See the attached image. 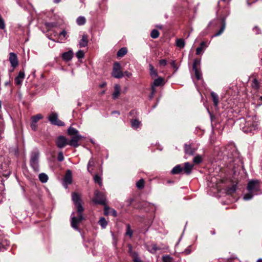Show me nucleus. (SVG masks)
<instances>
[{
  "mask_svg": "<svg viewBox=\"0 0 262 262\" xmlns=\"http://www.w3.org/2000/svg\"><path fill=\"white\" fill-rule=\"evenodd\" d=\"M159 249H160V248H159L155 244H152L151 246H149L148 249V251L150 253H155Z\"/></svg>",
  "mask_w": 262,
  "mask_h": 262,
  "instance_id": "34",
  "label": "nucleus"
},
{
  "mask_svg": "<svg viewBox=\"0 0 262 262\" xmlns=\"http://www.w3.org/2000/svg\"><path fill=\"white\" fill-rule=\"evenodd\" d=\"M39 152L38 150L33 151L31 152L30 158V165L35 171H39Z\"/></svg>",
  "mask_w": 262,
  "mask_h": 262,
  "instance_id": "3",
  "label": "nucleus"
},
{
  "mask_svg": "<svg viewBox=\"0 0 262 262\" xmlns=\"http://www.w3.org/2000/svg\"><path fill=\"white\" fill-rule=\"evenodd\" d=\"M141 122L137 119H133L131 120V125L134 128H137L139 127Z\"/></svg>",
  "mask_w": 262,
  "mask_h": 262,
  "instance_id": "31",
  "label": "nucleus"
},
{
  "mask_svg": "<svg viewBox=\"0 0 262 262\" xmlns=\"http://www.w3.org/2000/svg\"><path fill=\"white\" fill-rule=\"evenodd\" d=\"M132 252H134L133 251H132V247L130 246H129V253H130V254L131 255V253Z\"/></svg>",
  "mask_w": 262,
  "mask_h": 262,
  "instance_id": "60",
  "label": "nucleus"
},
{
  "mask_svg": "<svg viewBox=\"0 0 262 262\" xmlns=\"http://www.w3.org/2000/svg\"><path fill=\"white\" fill-rule=\"evenodd\" d=\"M82 137L79 135L73 136L71 140L69 142V144L74 147H77L79 145L78 142L81 139Z\"/></svg>",
  "mask_w": 262,
  "mask_h": 262,
  "instance_id": "12",
  "label": "nucleus"
},
{
  "mask_svg": "<svg viewBox=\"0 0 262 262\" xmlns=\"http://www.w3.org/2000/svg\"><path fill=\"white\" fill-rule=\"evenodd\" d=\"M36 123H34L32 122H31V127L34 130H35L36 129L37 126H36Z\"/></svg>",
  "mask_w": 262,
  "mask_h": 262,
  "instance_id": "51",
  "label": "nucleus"
},
{
  "mask_svg": "<svg viewBox=\"0 0 262 262\" xmlns=\"http://www.w3.org/2000/svg\"><path fill=\"white\" fill-rule=\"evenodd\" d=\"M9 61L11 66L15 68L18 66V59L16 55L14 53H10L9 56Z\"/></svg>",
  "mask_w": 262,
  "mask_h": 262,
  "instance_id": "13",
  "label": "nucleus"
},
{
  "mask_svg": "<svg viewBox=\"0 0 262 262\" xmlns=\"http://www.w3.org/2000/svg\"><path fill=\"white\" fill-rule=\"evenodd\" d=\"M76 57L79 59H81L84 57V53L82 50H79L76 54Z\"/></svg>",
  "mask_w": 262,
  "mask_h": 262,
  "instance_id": "42",
  "label": "nucleus"
},
{
  "mask_svg": "<svg viewBox=\"0 0 262 262\" xmlns=\"http://www.w3.org/2000/svg\"><path fill=\"white\" fill-rule=\"evenodd\" d=\"M144 186V180L142 179L139 180L136 183V186L139 189H141L143 188Z\"/></svg>",
  "mask_w": 262,
  "mask_h": 262,
  "instance_id": "37",
  "label": "nucleus"
},
{
  "mask_svg": "<svg viewBox=\"0 0 262 262\" xmlns=\"http://www.w3.org/2000/svg\"><path fill=\"white\" fill-rule=\"evenodd\" d=\"M207 47L206 43L205 41H202L200 46L198 47L196 49V54L200 55L203 50L205 49Z\"/></svg>",
  "mask_w": 262,
  "mask_h": 262,
  "instance_id": "20",
  "label": "nucleus"
},
{
  "mask_svg": "<svg viewBox=\"0 0 262 262\" xmlns=\"http://www.w3.org/2000/svg\"><path fill=\"white\" fill-rule=\"evenodd\" d=\"M247 5H248L249 6H250L251 5V3H250L249 2V1H247Z\"/></svg>",
  "mask_w": 262,
  "mask_h": 262,
  "instance_id": "63",
  "label": "nucleus"
},
{
  "mask_svg": "<svg viewBox=\"0 0 262 262\" xmlns=\"http://www.w3.org/2000/svg\"><path fill=\"white\" fill-rule=\"evenodd\" d=\"M159 63L161 65L165 66L167 64V61L165 59H161L160 60Z\"/></svg>",
  "mask_w": 262,
  "mask_h": 262,
  "instance_id": "50",
  "label": "nucleus"
},
{
  "mask_svg": "<svg viewBox=\"0 0 262 262\" xmlns=\"http://www.w3.org/2000/svg\"><path fill=\"white\" fill-rule=\"evenodd\" d=\"M94 180L95 182L98 183L100 186L102 184V179L98 174H96L94 177Z\"/></svg>",
  "mask_w": 262,
  "mask_h": 262,
  "instance_id": "39",
  "label": "nucleus"
},
{
  "mask_svg": "<svg viewBox=\"0 0 262 262\" xmlns=\"http://www.w3.org/2000/svg\"><path fill=\"white\" fill-rule=\"evenodd\" d=\"M151 93H150V95L149 96L150 99H152V98L154 97V95L155 94V92H156V89H155V87L151 86Z\"/></svg>",
  "mask_w": 262,
  "mask_h": 262,
  "instance_id": "46",
  "label": "nucleus"
},
{
  "mask_svg": "<svg viewBox=\"0 0 262 262\" xmlns=\"http://www.w3.org/2000/svg\"><path fill=\"white\" fill-rule=\"evenodd\" d=\"M73 56L72 51H69L68 52H64L62 54V58L64 60L69 61L72 59Z\"/></svg>",
  "mask_w": 262,
  "mask_h": 262,
  "instance_id": "19",
  "label": "nucleus"
},
{
  "mask_svg": "<svg viewBox=\"0 0 262 262\" xmlns=\"http://www.w3.org/2000/svg\"><path fill=\"white\" fill-rule=\"evenodd\" d=\"M55 142L57 146L59 148H62L69 144L67 139L63 136L58 137Z\"/></svg>",
  "mask_w": 262,
  "mask_h": 262,
  "instance_id": "11",
  "label": "nucleus"
},
{
  "mask_svg": "<svg viewBox=\"0 0 262 262\" xmlns=\"http://www.w3.org/2000/svg\"><path fill=\"white\" fill-rule=\"evenodd\" d=\"M39 181L43 183H46L48 180V176L45 173H41L38 176Z\"/></svg>",
  "mask_w": 262,
  "mask_h": 262,
  "instance_id": "26",
  "label": "nucleus"
},
{
  "mask_svg": "<svg viewBox=\"0 0 262 262\" xmlns=\"http://www.w3.org/2000/svg\"><path fill=\"white\" fill-rule=\"evenodd\" d=\"M190 252L191 251L188 248L185 249V251L183 252V253H185V254H189V253H190Z\"/></svg>",
  "mask_w": 262,
  "mask_h": 262,
  "instance_id": "53",
  "label": "nucleus"
},
{
  "mask_svg": "<svg viewBox=\"0 0 262 262\" xmlns=\"http://www.w3.org/2000/svg\"><path fill=\"white\" fill-rule=\"evenodd\" d=\"M25 73L24 71H20L18 76L15 77V83L17 85H21L23 82V80L25 78Z\"/></svg>",
  "mask_w": 262,
  "mask_h": 262,
  "instance_id": "14",
  "label": "nucleus"
},
{
  "mask_svg": "<svg viewBox=\"0 0 262 262\" xmlns=\"http://www.w3.org/2000/svg\"><path fill=\"white\" fill-rule=\"evenodd\" d=\"M193 167V165L190 164L188 162H186L184 164V167L183 168V170H184L186 174H189L191 173Z\"/></svg>",
  "mask_w": 262,
  "mask_h": 262,
  "instance_id": "17",
  "label": "nucleus"
},
{
  "mask_svg": "<svg viewBox=\"0 0 262 262\" xmlns=\"http://www.w3.org/2000/svg\"><path fill=\"white\" fill-rule=\"evenodd\" d=\"M99 223L103 228H105L107 225V222L104 217L100 218Z\"/></svg>",
  "mask_w": 262,
  "mask_h": 262,
  "instance_id": "36",
  "label": "nucleus"
},
{
  "mask_svg": "<svg viewBox=\"0 0 262 262\" xmlns=\"http://www.w3.org/2000/svg\"><path fill=\"white\" fill-rule=\"evenodd\" d=\"M164 84V79L162 77H158V78L155 79L153 83L151 84V86L155 87Z\"/></svg>",
  "mask_w": 262,
  "mask_h": 262,
  "instance_id": "18",
  "label": "nucleus"
},
{
  "mask_svg": "<svg viewBox=\"0 0 262 262\" xmlns=\"http://www.w3.org/2000/svg\"><path fill=\"white\" fill-rule=\"evenodd\" d=\"M127 52V50L126 48H121L117 52V56L122 57L124 56Z\"/></svg>",
  "mask_w": 262,
  "mask_h": 262,
  "instance_id": "29",
  "label": "nucleus"
},
{
  "mask_svg": "<svg viewBox=\"0 0 262 262\" xmlns=\"http://www.w3.org/2000/svg\"><path fill=\"white\" fill-rule=\"evenodd\" d=\"M48 118L52 124L59 126L64 125V123L58 119V114L56 113H52Z\"/></svg>",
  "mask_w": 262,
  "mask_h": 262,
  "instance_id": "6",
  "label": "nucleus"
},
{
  "mask_svg": "<svg viewBox=\"0 0 262 262\" xmlns=\"http://www.w3.org/2000/svg\"><path fill=\"white\" fill-rule=\"evenodd\" d=\"M159 34H150L151 37L154 38H157L159 37Z\"/></svg>",
  "mask_w": 262,
  "mask_h": 262,
  "instance_id": "52",
  "label": "nucleus"
},
{
  "mask_svg": "<svg viewBox=\"0 0 262 262\" xmlns=\"http://www.w3.org/2000/svg\"><path fill=\"white\" fill-rule=\"evenodd\" d=\"M126 234L129 236L130 237H132L133 235V231L131 229L130 226L129 224L126 225Z\"/></svg>",
  "mask_w": 262,
  "mask_h": 262,
  "instance_id": "41",
  "label": "nucleus"
},
{
  "mask_svg": "<svg viewBox=\"0 0 262 262\" xmlns=\"http://www.w3.org/2000/svg\"><path fill=\"white\" fill-rule=\"evenodd\" d=\"M162 260L163 262H172L173 259L170 256L166 255L162 256Z\"/></svg>",
  "mask_w": 262,
  "mask_h": 262,
  "instance_id": "38",
  "label": "nucleus"
},
{
  "mask_svg": "<svg viewBox=\"0 0 262 262\" xmlns=\"http://www.w3.org/2000/svg\"><path fill=\"white\" fill-rule=\"evenodd\" d=\"M257 262H262V259H258L257 261Z\"/></svg>",
  "mask_w": 262,
  "mask_h": 262,
  "instance_id": "62",
  "label": "nucleus"
},
{
  "mask_svg": "<svg viewBox=\"0 0 262 262\" xmlns=\"http://www.w3.org/2000/svg\"><path fill=\"white\" fill-rule=\"evenodd\" d=\"M201 60L200 59H195L193 61L192 65V69L194 71L195 76L197 80H200L202 79V72L200 70Z\"/></svg>",
  "mask_w": 262,
  "mask_h": 262,
  "instance_id": "4",
  "label": "nucleus"
},
{
  "mask_svg": "<svg viewBox=\"0 0 262 262\" xmlns=\"http://www.w3.org/2000/svg\"><path fill=\"white\" fill-rule=\"evenodd\" d=\"M226 27V22H225V18H223L221 20V26L220 30L217 32V33H223L225 30V28Z\"/></svg>",
  "mask_w": 262,
  "mask_h": 262,
  "instance_id": "33",
  "label": "nucleus"
},
{
  "mask_svg": "<svg viewBox=\"0 0 262 262\" xmlns=\"http://www.w3.org/2000/svg\"><path fill=\"white\" fill-rule=\"evenodd\" d=\"M193 162L195 164H199L202 162V158L200 155H197L193 160Z\"/></svg>",
  "mask_w": 262,
  "mask_h": 262,
  "instance_id": "40",
  "label": "nucleus"
},
{
  "mask_svg": "<svg viewBox=\"0 0 262 262\" xmlns=\"http://www.w3.org/2000/svg\"><path fill=\"white\" fill-rule=\"evenodd\" d=\"M259 186V182L257 180H251L248 184L247 189L249 192L253 193L258 191Z\"/></svg>",
  "mask_w": 262,
  "mask_h": 262,
  "instance_id": "8",
  "label": "nucleus"
},
{
  "mask_svg": "<svg viewBox=\"0 0 262 262\" xmlns=\"http://www.w3.org/2000/svg\"><path fill=\"white\" fill-rule=\"evenodd\" d=\"M105 85H106V83L104 82V83H102L101 84H100V86L101 88H103V87L105 86Z\"/></svg>",
  "mask_w": 262,
  "mask_h": 262,
  "instance_id": "57",
  "label": "nucleus"
},
{
  "mask_svg": "<svg viewBox=\"0 0 262 262\" xmlns=\"http://www.w3.org/2000/svg\"><path fill=\"white\" fill-rule=\"evenodd\" d=\"M113 113H114V114L115 113V114H120L119 112H117V111H114V112H113Z\"/></svg>",
  "mask_w": 262,
  "mask_h": 262,
  "instance_id": "61",
  "label": "nucleus"
},
{
  "mask_svg": "<svg viewBox=\"0 0 262 262\" xmlns=\"http://www.w3.org/2000/svg\"><path fill=\"white\" fill-rule=\"evenodd\" d=\"M110 214L112 215L113 216L116 217L117 215L116 211L114 209H110Z\"/></svg>",
  "mask_w": 262,
  "mask_h": 262,
  "instance_id": "48",
  "label": "nucleus"
},
{
  "mask_svg": "<svg viewBox=\"0 0 262 262\" xmlns=\"http://www.w3.org/2000/svg\"><path fill=\"white\" fill-rule=\"evenodd\" d=\"M42 118V116L41 114H37L31 117V122L36 123L38 120Z\"/></svg>",
  "mask_w": 262,
  "mask_h": 262,
  "instance_id": "35",
  "label": "nucleus"
},
{
  "mask_svg": "<svg viewBox=\"0 0 262 262\" xmlns=\"http://www.w3.org/2000/svg\"><path fill=\"white\" fill-rule=\"evenodd\" d=\"M252 88L257 89L259 88L258 82L256 79H254L252 83Z\"/></svg>",
  "mask_w": 262,
  "mask_h": 262,
  "instance_id": "44",
  "label": "nucleus"
},
{
  "mask_svg": "<svg viewBox=\"0 0 262 262\" xmlns=\"http://www.w3.org/2000/svg\"><path fill=\"white\" fill-rule=\"evenodd\" d=\"M149 73L152 78L156 77L158 76V73L157 71L154 69V67L151 65H149Z\"/></svg>",
  "mask_w": 262,
  "mask_h": 262,
  "instance_id": "28",
  "label": "nucleus"
},
{
  "mask_svg": "<svg viewBox=\"0 0 262 262\" xmlns=\"http://www.w3.org/2000/svg\"><path fill=\"white\" fill-rule=\"evenodd\" d=\"M124 74L128 77H129L132 75V74L128 72L127 71L125 72Z\"/></svg>",
  "mask_w": 262,
  "mask_h": 262,
  "instance_id": "54",
  "label": "nucleus"
},
{
  "mask_svg": "<svg viewBox=\"0 0 262 262\" xmlns=\"http://www.w3.org/2000/svg\"><path fill=\"white\" fill-rule=\"evenodd\" d=\"M240 125L245 133H251L258 128V123L254 121L253 118H248L247 120L240 119Z\"/></svg>",
  "mask_w": 262,
  "mask_h": 262,
  "instance_id": "2",
  "label": "nucleus"
},
{
  "mask_svg": "<svg viewBox=\"0 0 262 262\" xmlns=\"http://www.w3.org/2000/svg\"><path fill=\"white\" fill-rule=\"evenodd\" d=\"M176 45L180 49H183L185 46V42L183 38H177L176 40Z\"/></svg>",
  "mask_w": 262,
  "mask_h": 262,
  "instance_id": "21",
  "label": "nucleus"
},
{
  "mask_svg": "<svg viewBox=\"0 0 262 262\" xmlns=\"http://www.w3.org/2000/svg\"><path fill=\"white\" fill-rule=\"evenodd\" d=\"M259 31V29L257 27H255L253 28V31L258 32Z\"/></svg>",
  "mask_w": 262,
  "mask_h": 262,
  "instance_id": "55",
  "label": "nucleus"
},
{
  "mask_svg": "<svg viewBox=\"0 0 262 262\" xmlns=\"http://www.w3.org/2000/svg\"><path fill=\"white\" fill-rule=\"evenodd\" d=\"M72 200L77 207L78 217L74 215V212L71 214V226L75 230H78V224L83 220L84 217L82 215L83 207L81 204V201L80 195L76 192L72 193Z\"/></svg>",
  "mask_w": 262,
  "mask_h": 262,
  "instance_id": "1",
  "label": "nucleus"
},
{
  "mask_svg": "<svg viewBox=\"0 0 262 262\" xmlns=\"http://www.w3.org/2000/svg\"><path fill=\"white\" fill-rule=\"evenodd\" d=\"M150 33H159V32L157 29H154L151 31Z\"/></svg>",
  "mask_w": 262,
  "mask_h": 262,
  "instance_id": "56",
  "label": "nucleus"
},
{
  "mask_svg": "<svg viewBox=\"0 0 262 262\" xmlns=\"http://www.w3.org/2000/svg\"><path fill=\"white\" fill-rule=\"evenodd\" d=\"M133 201V200L132 199H130V200H129L128 201V205H130L132 204V203Z\"/></svg>",
  "mask_w": 262,
  "mask_h": 262,
  "instance_id": "58",
  "label": "nucleus"
},
{
  "mask_svg": "<svg viewBox=\"0 0 262 262\" xmlns=\"http://www.w3.org/2000/svg\"><path fill=\"white\" fill-rule=\"evenodd\" d=\"M88 37L86 35H82L81 39L79 42V45L80 48L85 47L88 45Z\"/></svg>",
  "mask_w": 262,
  "mask_h": 262,
  "instance_id": "15",
  "label": "nucleus"
},
{
  "mask_svg": "<svg viewBox=\"0 0 262 262\" xmlns=\"http://www.w3.org/2000/svg\"><path fill=\"white\" fill-rule=\"evenodd\" d=\"M170 64L171 66V67L173 68V69H174V72H176L178 69H179V67L176 64V61L174 60H172L171 62H170Z\"/></svg>",
  "mask_w": 262,
  "mask_h": 262,
  "instance_id": "45",
  "label": "nucleus"
},
{
  "mask_svg": "<svg viewBox=\"0 0 262 262\" xmlns=\"http://www.w3.org/2000/svg\"><path fill=\"white\" fill-rule=\"evenodd\" d=\"M67 133L70 136H75L79 135L78 130L71 126L68 129Z\"/></svg>",
  "mask_w": 262,
  "mask_h": 262,
  "instance_id": "23",
  "label": "nucleus"
},
{
  "mask_svg": "<svg viewBox=\"0 0 262 262\" xmlns=\"http://www.w3.org/2000/svg\"><path fill=\"white\" fill-rule=\"evenodd\" d=\"M131 256L134 262H143L140 258L138 256L137 253L132 252L131 253Z\"/></svg>",
  "mask_w": 262,
  "mask_h": 262,
  "instance_id": "30",
  "label": "nucleus"
},
{
  "mask_svg": "<svg viewBox=\"0 0 262 262\" xmlns=\"http://www.w3.org/2000/svg\"><path fill=\"white\" fill-rule=\"evenodd\" d=\"M106 199L105 195L98 190L95 192V198L93 202L96 204L104 205L105 204Z\"/></svg>",
  "mask_w": 262,
  "mask_h": 262,
  "instance_id": "7",
  "label": "nucleus"
},
{
  "mask_svg": "<svg viewBox=\"0 0 262 262\" xmlns=\"http://www.w3.org/2000/svg\"><path fill=\"white\" fill-rule=\"evenodd\" d=\"M72 183V172L71 170H67L63 179V185L66 188Z\"/></svg>",
  "mask_w": 262,
  "mask_h": 262,
  "instance_id": "10",
  "label": "nucleus"
},
{
  "mask_svg": "<svg viewBox=\"0 0 262 262\" xmlns=\"http://www.w3.org/2000/svg\"><path fill=\"white\" fill-rule=\"evenodd\" d=\"M94 166H95L94 160L93 158H91L90 159V160L88 162V165H87L88 170L91 173H92V170L93 169V168L91 169V168H93V167H94Z\"/></svg>",
  "mask_w": 262,
  "mask_h": 262,
  "instance_id": "24",
  "label": "nucleus"
},
{
  "mask_svg": "<svg viewBox=\"0 0 262 262\" xmlns=\"http://www.w3.org/2000/svg\"><path fill=\"white\" fill-rule=\"evenodd\" d=\"M172 182H173L172 181H170V180H168V181H167V183H172Z\"/></svg>",
  "mask_w": 262,
  "mask_h": 262,
  "instance_id": "64",
  "label": "nucleus"
},
{
  "mask_svg": "<svg viewBox=\"0 0 262 262\" xmlns=\"http://www.w3.org/2000/svg\"><path fill=\"white\" fill-rule=\"evenodd\" d=\"M211 96L212 97L214 106H217L219 103L218 95L215 93L212 92L211 93Z\"/></svg>",
  "mask_w": 262,
  "mask_h": 262,
  "instance_id": "25",
  "label": "nucleus"
},
{
  "mask_svg": "<svg viewBox=\"0 0 262 262\" xmlns=\"http://www.w3.org/2000/svg\"><path fill=\"white\" fill-rule=\"evenodd\" d=\"M112 75L115 78H121L123 77V74L121 71V66L119 63L115 62L114 63Z\"/></svg>",
  "mask_w": 262,
  "mask_h": 262,
  "instance_id": "5",
  "label": "nucleus"
},
{
  "mask_svg": "<svg viewBox=\"0 0 262 262\" xmlns=\"http://www.w3.org/2000/svg\"><path fill=\"white\" fill-rule=\"evenodd\" d=\"M252 193V192H249L248 193L245 194L243 198L244 200L245 201H248L251 199L253 196Z\"/></svg>",
  "mask_w": 262,
  "mask_h": 262,
  "instance_id": "43",
  "label": "nucleus"
},
{
  "mask_svg": "<svg viewBox=\"0 0 262 262\" xmlns=\"http://www.w3.org/2000/svg\"><path fill=\"white\" fill-rule=\"evenodd\" d=\"M63 160H64V157L63 155V153H62V152L60 151L58 155V160L59 161H63Z\"/></svg>",
  "mask_w": 262,
  "mask_h": 262,
  "instance_id": "47",
  "label": "nucleus"
},
{
  "mask_svg": "<svg viewBox=\"0 0 262 262\" xmlns=\"http://www.w3.org/2000/svg\"><path fill=\"white\" fill-rule=\"evenodd\" d=\"M67 34H53V37L52 34L48 35L47 37L57 42H62L66 38Z\"/></svg>",
  "mask_w": 262,
  "mask_h": 262,
  "instance_id": "9",
  "label": "nucleus"
},
{
  "mask_svg": "<svg viewBox=\"0 0 262 262\" xmlns=\"http://www.w3.org/2000/svg\"><path fill=\"white\" fill-rule=\"evenodd\" d=\"M185 152L186 154L193 155L195 152V149L192 148L190 145H185Z\"/></svg>",
  "mask_w": 262,
  "mask_h": 262,
  "instance_id": "22",
  "label": "nucleus"
},
{
  "mask_svg": "<svg viewBox=\"0 0 262 262\" xmlns=\"http://www.w3.org/2000/svg\"><path fill=\"white\" fill-rule=\"evenodd\" d=\"M86 19L83 16H79L76 19V23L78 25H83L85 23Z\"/></svg>",
  "mask_w": 262,
  "mask_h": 262,
  "instance_id": "32",
  "label": "nucleus"
},
{
  "mask_svg": "<svg viewBox=\"0 0 262 262\" xmlns=\"http://www.w3.org/2000/svg\"><path fill=\"white\" fill-rule=\"evenodd\" d=\"M183 170V168L180 165L174 167L171 170V173L173 174H179Z\"/></svg>",
  "mask_w": 262,
  "mask_h": 262,
  "instance_id": "27",
  "label": "nucleus"
},
{
  "mask_svg": "<svg viewBox=\"0 0 262 262\" xmlns=\"http://www.w3.org/2000/svg\"><path fill=\"white\" fill-rule=\"evenodd\" d=\"M120 94V88L119 84H115L114 86V92L112 94L114 99H117Z\"/></svg>",
  "mask_w": 262,
  "mask_h": 262,
  "instance_id": "16",
  "label": "nucleus"
},
{
  "mask_svg": "<svg viewBox=\"0 0 262 262\" xmlns=\"http://www.w3.org/2000/svg\"><path fill=\"white\" fill-rule=\"evenodd\" d=\"M110 208L107 206H105L104 208V214L108 215L110 214Z\"/></svg>",
  "mask_w": 262,
  "mask_h": 262,
  "instance_id": "49",
  "label": "nucleus"
},
{
  "mask_svg": "<svg viewBox=\"0 0 262 262\" xmlns=\"http://www.w3.org/2000/svg\"><path fill=\"white\" fill-rule=\"evenodd\" d=\"M61 0H54V2L55 3H59L60 2H61Z\"/></svg>",
  "mask_w": 262,
  "mask_h": 262,
  "instance_id": "59",
  "label": "nucleus"
}]
</instances>
